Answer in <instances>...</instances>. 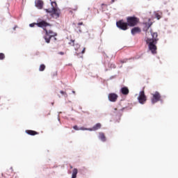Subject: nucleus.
Masks as SVG:
<instances>
[{"mask_svg": "<svg viewBox=\"0 0 178 178\" xmlns=\"http://www.w3.org/2000/svg\"><path fill=\"white\" fill-rule=\"evenodd\" d=\"M38 27H40V29H43L44 31H45V35L44 36V39L47 44L51 42V38L52 37H56L58 34L51 30H47L46 27L51 26V24L47 22V21L42 20L36 24Z\"/></svg>", "mask_w": 178, "mask_h": 178, "instance_id": "obj_1", "label": "nucleus"}, {"mask_svg": "<svg viewBox=\"0 0 178 178\" xmlns=\"http://www.w3.org/2000/svg\"><path fill=\"white\" fill-rule=\"evenodd\" d=\"M152 38H147L146 42L148 44L149 49L151 51L152 54H156V44L159 39H158V33H152Z\"/></svg>", "mask_w": 178, "mask_h": 178, "instance_id": "obj_2", "label": "nucleus"}, {"mask_svg": "<svg viewBox=\"0 0 178 178\" xmlns=\"http://www.w3.org/2000/svg\"><path fill=\"white\" fill-rule=\"evenodd\" d=\"M51 8L45 9V11L47 13H50L53 16V17H56V19H58L59 17V15H60V10L57 9L58 4L56 3V1H51Z\"/></svg>", "mask_w": 178, "mask_h": 178, "instance_id": "obj_3", "label": "nucleus"}, {"mask_svg": "<svg viewBox=\"0 0 178 178\" xmlns=\"http://www.w3.org/2000/svg\"><path fill=\"white\" fill-rule=\"evenodd\" d=\"M140 22V19L137 18V17H127V24L129 27H134V26H137Z\"/></svg>", "mask_w": 178, "mask_h": 178, "instance_id": "obj_4", "label": "nucleus"}, {"mask_svg": "<svg viewBox=\"0 0 178 178\" xmlns=\"http://www.w3.org/2000/svg\"><path fill=\"white\" fill-rule=\"evenodd\" d=\"M152 97L151 98L152 104H156L159 101H162V95L159 92L156 91L154 93L152 94Z\"/></svg>", "mask_w": 178, "mask_h": 178, "instance_id": "obj_5", "label": "nucleus"}, {"mask_svg": "<svg viewBox=\"0 0 178 178\" xmlns=\"http://www.w3.org/2000/svg\"><path fill=\"white\" fill-rule=\"evenodd\" d=\"M116 26L118 29L120 30H123L124 31H126L129 29V25L127 22H123V20H120L116 22Z\"/></svg>", "mask_w": 178, "mask_h": 178, "instance_id": "obj_6", "label": "nucleus"}, {"mask_svg": "<svg viewBox=\"0 0 178 178\" xmlns=\"http://www.w3.org/2000/svg\"><path fill=\"white\" fill-rule=\"evenodd\" d=\"M138 101L142 105H144V104L147 102V96L145 95V92H144V90H142L139 92Z\"/></svg>", "mask_w": 178, "mask_h": 178, "instance_id": "obj_7", "label": "nucleus"}, {"mask_svg": "<svg viewBox=\"0 0 178 178\" xmlns=\"http://www.w3.org/2000/svg\"><path fill=\"white\" fill-rule=\"evenodd\" d=\"M118 95L116 93H110L108 94V99L111 101V102H116L118 100Z\"/></svg>", "mask_w": 178, "mask_h": 178, "instance_id": "obj_8", "label": "nucleus"}, {"mask_svg": "<svg viewBox=\"0 0 178 178\" xmlns=\"http://www.w3.org/2000/svg\"><path fill=\"white\" fill-rule=\"evenodd\" d=\"M102 127V124L101 123H97L92 128L87 129L89 131H97V130H99Z\"/></svg>", "mask_w": 178, "mask_h": 178, "instance_id": "obj_9", "label": "nucleus"}, {"mask_svg": "<svg viewBox=\"0 0 178 178\" xmlns=\"http://www.w3.org/2000/svg\"><path fill=\"white\" fill-rule=\"evenodd\" d=\"M35 5L38 9H42L44 6V1L42 0H35Z\"/></svg>", "mask_w": 178, "mask_h": 178, "instance_id": "obj_10", "label": "nucleus"}, {"mask_svg": "<svg viewBox=\"0 0 178 178\" xmlns=\"http://www.w3.org/2000/svg\"><path fill=\"white\" fill-rule=\"evenodd\" d=\"M69 44L71 45L72 47H74L75 50H76L77 52H79V49L80 48V44H75L74 43V40H71L69 42Z\"/></svg>", "mask_w": 178, "mask_h": 178, "instance_id": "obj_11", "label": "nucleus"}, {"mask_svg": "<svg viewBox=\"0 0 178 178\" xmlns=\"http://www.w3.org/2000/svg\"><path fill=\"white\" fill-rule=\"evenodd\" d=\"M120 91H121L122 95H129V92H130L129 88H127L126 86L122 88Z\"/></svg>", "mask_w": 178, "mask_h": 178, "instance_id": "obj_12", "label": "nucleus"}, {"mask_svg": "<svg viewBox=\"0 0 178 178\" xmlns=\"http://www.w3.org/2000/svg\"><path fill=\"white\" fill-rule=\"evenodd\" d=\"M131 33L133 35H135V34L141 33V29L138 27H134V29H131Z\"/></svg>", "mask_w": 178, "mask_h": 178, "instance_id": "obj_13", "label": "nucleus"}, {"mask_svg": "<svg viewBox=\"0 0 178 178\" xmlns=\"http://www.w3.org/2000/svg\"><path fill=\"white\" fill-rule=\"evenodd\" d=\"M26 133L29 136H37V134H39L38 132L33 130H26Z\"/></svg>", "mask_w": 178, "mask_h": 178, "instance_id": "obj_14", "label": "nucleus"}, {"mask_svg": "<svg viewBox=\"0 0 178 178\" xmlns=\"http://www.w3.org/2000/svg\"><path fill=\"white\" fill-rule=\"evenodd\" d=\"M99 138L103 141V143H105L106 141V137L105 136V134L100 132L99 134Z\"/></svg>", "mask_w": 178, "mask_h": 178, "instance_id": "obj_15", "label": "nucleus"}, {"mask_svg": "<svg viewBox=\"0 0 178 178\" xmlns=\"http://www.w3.org/2000/svg\"><path fill=\"white\" fill-rule=\"evenodd\" d=\"M77 173H79V170H77V168H74L72 172V178L77 177Z\"/></svg>", "mask_w": 178, "mask_h": 178, "instance_id": "obj_16", "label": "nucleus"}, {"mask_svg": "<svg viewBox=\"0 0 178 178\" xmlns=\"http://www.w3.org/2000/svg\"><path fill=\"white\" fill-rule=\"evenodd\" d=\"M73 129H74V130H88L87 128H84V127L79 128V127H77V125L74 126Z\"/></svg>", "mask_w": 178, "mask_h": 178, "instance_id": "obj_17", "label": "nucleus"}, {"mask_svg": "<svg viewBox=\"0 0 178 178\" xmlns=\"http://www.w3.org/2000/svg\"><path fill=\"white\" fill-rule=\"evenodd\" d=\"M45 65L41 64L39 67L40 72H44L45 70Z\"/></svg>", "mask_w": 178, "mask_h": 178, "instance_id": "obj_18", "label": "nucleus"}, {"mask_svg": "<svg viewBox=\"0 0 178 178\" xmlns=\"http://www.w3.org/2000/svg\"><path fill=\"white\" fill-rule=\"evenodd\" d=\"M13 172V169L10 168L9 170L6 171V175H8V176H10V173Z\"/></svg>", "mask_w": 178, "mask_h": 178, "instance_id": "obj_19", "label": "nucleus"}, {"mask_svg": "<svg viewBox=\"0 0 178 178\" xmlns=\"http://www.w3.org/2000/svg\"><path fill=\"white\" fill-rule=\"evenodd\" d=\"M5 59V54L3 53H0V60H3Z\"/></svg>", "mask_w": 178, "mask_h": 178, "instance_id": "obj_20", "label": "nucleus"}, {"mask_svg": "<svg viewBox=\"0 0 178 178\" xmlns=\"http://www.w3.org/2000/svg\"><path fill=\"white\" fill-rule=\"evenodd\" d=\"M60 94H62V95H65V98H67V93H66V92H65L63 90H60Z\"/></svg>", "mask_w": 178, "mask_h": 178, "instance_id": "obj_21", "label": "nucleus"}, {"mask_svg": "<svg viewBox=\"0 0 178 178\" xmlns=\"http://www.w3.org/2000/svg\"><path fill=\"white\" fill-rule=\"evenodd\" d=\"M155 16H156V19H158V20H159V19H161V15L159 14V13H156V15H155Z\"/></svg>", "mask_w": 178, "mask_h": 178, "instance_id": "obj_22", "label": "nucleus"}, {"mask_svg": "<svg viewBox=\"0 0 178 178\" xmlns=\"http://www.w3.org/2000/svg\"><path fill=\"white\" fill-rule=\"evenodd\" d=\"M29 26L31 27H34V26H37V23H32V24H30Z\"/></svg>", "mask_w": 178, "mask_h": 178, "instance_id": "obj_23", "label": "nucleus"}, {"mask_svg": "<svg viewBox=\"0 0 178 178\" xmlns=\"http://www.w3.org/2000/svg\"><path fill=\"white\" fill-rule=\"evenodd\" d=\"M128 59L125 58L123 60H121V63H126L127 62Z\"/></svg>", "mask_w": 178, "mask_h": 178, "instance_id": "obj_24", "label": "nucleus"}, {"mask_svg": "<svg viewBox=\"0 0 178 178\" xmlns=\"http://www.w3.org/2000/svg\"><path fill=\"white\" fill-rule=\"evenodd\" d=\"M52 77H55V76H58V74L56 72H54L52 74Z\"/></svg>", "mask_w": 178, "mask_h": 178, "instance_id": "obj_25", "label": "nucleus"}, {"mask_svg": "<svg viewBox=\"0 0 178 178\" xmlns=\"http://www.w3.org/2000/svg\"><path fill=\"white\" fill-rule=\"evenodd\" d=\"M86 52V47L83 48V49L81 51V54H85Z\"/></svg>", "mask_w": 178, "mask_h": 178, "instance_id": "obj_26", "label": "nucleus"}, {"mask_svg": "<svg viewBox=\"0 0 178 178\" xmlns=\"http://www.w3.org/2000/svg\"><path fill=\"white\" fill-rule=\"evenodd\" d=\"M58 54L59 55H65V53L63 51H60Z\"/></svg>", "mask_w": 178, "mask_h": 178, "instance_id": "obj_27", "label": "nucleus"}, {"mask_svg": "<svg viewBox=\"0 0 178 178\" xmlns=\"http://www.w3.org/2000/svg\"><path fill=\"white\" fill-rule=\"evenodd\" d=\"M83 22H79V23H78V26H83Z\"/></svg>", "mask_w": 178, "mask_h": 178, "instance_id": "obj_28", "label": "nucleus"}, {"mask_svg": "<svg viewBox=\"0 0 178 178\" xmlns=\"http://www.w3.org/2000/svg\"><path fill=\"white\" fill-rule=\"evenodd\" d=\"M118 0H111V3H113L114 2H116Z\"/></svg>", "mask_w": 178, "mask_h": 178, "instance_id": "obj_29", "label": "nucleus"}, {"mask_svg": "<svg viewBox=\"0 0 178 178\" xmlns=\"http://www.w3.org/2000/svg\"><path fill=\"white\" fill-rule=\"evenodd\" d=\"M73 94H76V92L74 90L72 91Z\"/></svg>", "mask_w": 178, "mask_h": 178, "instance_id": "obj_30", "label": "nucleus"}, {"mask_svg": "<svg viewBox=\"0 0 178 178\" xmlns=\"http://www.w3.org/2000/svg\"><path fill=\"white\" fill-rule=\"evenodd\" d=\"M74 10H77V8H76L75 9H74Z\"/></svg>", "mask_w": 178, "mask_h": 178, "instance_id": "obj_31", "label": "nucleus"}, {"mask_svg": "<svg viewBox=\"0 0 178 178\" xmlns=\"http://www.w3.org/2000/svg\"><path fill=\"white\" fill-rule=\"evenodd\" d=\"M70 168H71V169H73V166H70Z\"/></svg>", "mask_w": 178, "mask_h": 178, "instance_id": "obj_32", "label": "nucleus"}, {"mask_svg": "<svg viewBox=\"0 0 178 178\" xmlns=\"http://www.w3.org/2000/svg\"><path fill=\"white\" fill-rule=\"evenodd\" d=\"M79 54H80V53H77V52H76V55H78V56H79Z\"/></svg>", "mask_w": 178, "mask_h": 178, "instance_id": "obj_33", "label": "nucleus"}, {"mask_svg": "<svg viewBox=\"0 0 178 178\" xmlns=\"http://www.w3.org/2000/svg\"><path fill=\"white\" fill-rule=\"evenodd\" d=\"M115 111H118V108H115Z\"/></svg>", "mask_w": 178, "mask_h": 178, "instance_id": "obj_34", "label": "nucleus"}, {"mask_svg": "<svg viewBox=\"0 0 178 178\" xmlns=\"http://www.w3.org/2000/svg\"><path fill=\"white\" fill-rule=\"evenodd\" d=\"M14 30H16V28H14Z\"/></svg>", "mask_w": 178, "mask_h": 178, "instance_id": "obj_35", "label": "nucleus"}]
</instances>
